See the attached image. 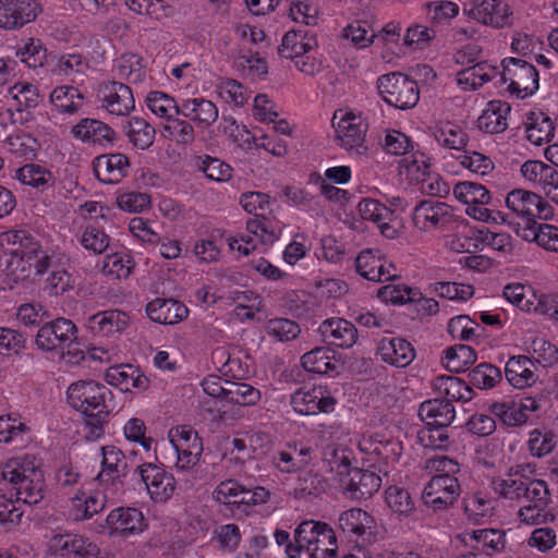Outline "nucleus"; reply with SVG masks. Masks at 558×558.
<instances>
[{
	"label": "nucleus",
	"instance_id": "obj_39",
	"mask_svg": "<svg viewBox=\"0 0 558 558\" xmlns=\"http://www.w3.org/2000/svg\"><path fill=\"white\" fill-rule=\"evenodd\" d=\"M190 167L194 171L203 173L207 180L219 183L229 181L233 173V169L230 165L209 155L192 157Z\"/></svg>",
	"mask_w": 558,
	"mask_h": 558
},
{
	"label": "nucleus",
	"instance_id": "obj_38",
	"mask_svg": "<svg viewBox=\"0 0 558 558\" xmlns=\"http://www.w3.org/2000/svg\"><path fill=\"white\" fill-rule=\"evenodd\" d=\"M106 496L101 492H92L86 494L80 492L71 498L70 517L74 521L90 519L105 509Z\"/></svg>",
	"mask_w": 558,
	"mask_h": 558
},
{
	"label": "nucleus",
	"instance_id": "obj_13",
	"mask_svg": "<svg viewBox=\"0 0 558 558\" xmlns=\"http://www.w3.org/2000/svg\"><path fill=\"white\" fill-rule=\"evenodd\" d=\"M336 404L337 400L322 385L302 387L291 396L293 410L302 415L331 413Z\"/></svg>",
	"mask_w": 558,
	"mask_h": 558
},
{
	"label": "nucleus",
	"instance_id": "obj_2",
	"mask_svg": "<svg viewBox=\"0 0 558 558\" xmlns=\"http://www.w3.org/2000/svg\"><path fill=\"white\" fill-rule=\"evenodd\" d=\"M66 400L71 408L80 412L94 436L104 434V425L118 403L110 388L95 380H77L66 389Z\"/></svg>",
	"mask_w": 558,
	"mask_h": 558
},
{
	"label": "nucleus",
	"instance_id": "obj_57",
	"mask_svg": "<svg viewBox=\"0 0 558 558\" xmlns=\"http://www.w3.org/2000/svg\"><path fill=\"white\" fill-rule=\"evenodd\" d=\"M343 36L355 47L366 48L373 44L376 32L369 22L357 20L347 25L343 29Z\"/></svg>",
	"mask_w": 558,
	"mask_h": 558
},
{
	"label": "nucleus",
	"instance_id": "obj_40",
	"mask_svg": "<svg viewBox=\"0 0 558 558\" xmlns=\"http://www.w3.org/2000/svg\"><path fill=\"white\" fill-rule=\"evenodd\" d=\"M524 124L529 142L536 146H542L554 137V122L542 111H530Z\"/></svg>",
	"mask_w": 558,
	"mask_h": 558
},
{
	"label": "nucleus",
	"instance_id": "obj_49",
	"mask_svg": "<svg viewBox=\"0 0 558 558\" xmlns=\"http://www.w3.org/2000/svg\"><path fill=\"white\" fill-rule=\"evenodd\" d=\"M134 267L133 258L125 253H113L105 256L101 272L112 279H126Z\"/></svg>",
	"mask_w": 558,
	"mask_h": 558
},
{
	"label": "nucleus",
	"instance_id": "obj_1",
	"mask_svg": "<svg viewBox=\"0 0 558 558\" xmlns=\"http://www.w3.org/2000/svg\"><path fill=\"white\" fill-rule=\"evenodd\" d=\"M0 244L4 255L8 256L4 270L14 281L27 278L32 267L37 276H41L54 265L69 260L63 253L53 250L44 251L40 241L26 229L0 233Z\"/></svg>",
	"mask_w": 558,
	"mask_h": 558
},
{
	"label": "nucleus",
	"instance_id": "obj_51",
	"mask_svg": "<svg viewBox=\"0 0 558 558\" xmlns=\"http://www.w3.org/2000/svg\"><path fill=\"white\" fill-rule=\"evenodd\" d=\"M216 92L222 101L236 107L244 106L251 97L247 88L232 78L220 80L216 85Z\"/></svg>",
	"mask_w": 558,
	"mask_h": 558
},
{
	"label": "nucleus",
	"instance_id": "obj_20",
	"mask_svg": "<svg viewBox=\"0 0 558 558\" xmlns=\"http://www.w3.org/2000/svg\"><path fill=\"white\" fill-rule=\"evenodd\" d=\"M338 529L351 542L365 541L374 534L375 518L362 508H350L338 517Z\"/></svg>",
	"mask_w": 558,
	"mask_h": 558
},
{
	"label": "nucleus",
	"instance_id": "obj_7",
	"mask_svg": "<svg viewBox=\"0 0 558 558\" xmlns=\"http://www.w3.org/2000/svg\"><path fill=\"white\" fill-rule=\"evenodd\" d=\"M378 90L386 104L400 110L413 108L420 99L416 81L399 72L380 76Z\"/></svg>",
	"mask_w": 558,
	"mask_h": 558
},
{
	"label": "nucleus",
	"instance_id": "obj_47",
	"mask_svg": "<svg viewBox=\"0 0 558 558\" xmlns=\"http://www.w3.org/2000/svg\"><path fill=\"white\" fill-rule=\"evenodd\" d=\"M126 136L134 147L144 150L154 144L156 130L144 118L132 117L128 122Z\"/></svg>",
	"mask_w": 558,
	"mask_h": 558
},
{
	"label": "nucleus",
	"instance_id": "obj_62",
	"mask_svg": "<svg viewBox=\"0 0 558 558\" xmlns=\"http://www.w3.org/2000/svg\"><path fill=\"white\" fill-rule=\"evenodd\" d=\"M265 329L269 337L281 342L293 340L301 332L300 326L288 318L269 319Z\"/></svg>",
	"mask_w": 558,
	"mask_h": 558
},
{
	"label": "nucleus",
	"instance_id": "obj_56",
	"mask_svg": "<svg viewBox=\"0 0 558 558\" xmlns=\"http://www.w3.org/2000/svg\"><path fill=\"white\" fill-rule=\"evenodd\" d=\"M331 471L336 473V480L339 481L345 473H349L354 466V453L351 449L342 446L328 448L325 452Z\"/></svg>",
	"mask_w": 558,
	"mask_h": 558
},
{
	"label": "nucleus",
	"instance_id": "obj_8",
	"mask_svg": "<svg viewBox=\"0 0 558 558\" xmlns=\"http://www.w3.org/2000/svg\"><path fill=\"white\" fill-rule=\"evenodd\" d=\"M412 222L421 232L433 233L442 231L452 222V207L446 203L423 199L412 209Z\"/></svg>",
	"mask_w": 558,
	"mask_h": 558
},
{
	"label": "nucleus",
	"instance_id": "obj_5",
	"mask_svg": "<svg viewBox=\"0 0 558 558\" xmlns=\"http://www.w3.org/2000/svg\"><path fill=\"white\" fill-rule=\"evenodd\" d=\"M294 536L301 543V554L305 551L310 558H337V535L327 522L302 520L294 529Z\"/></svg>",
	"mask_w": 558,
	"mask_h": 558
},
{
	"label": "nucleus",
	"instance_id": "obj_45",
	"mask_svg": "<svg viewBox=\"0 0 558 558\" xmlns=\"http://www.w3.org/2000/svg\"><path fill=\"white\" fill-rule=\"evenodd\" d=\"M476 361L475 350L468 344H454L444 351L442 365L450 373H461Z\"/></svg>",
	"mask_w": 558,
	"mask_h": 558
},
{
	"label": "nucleus",
	"instance_id": "obj_4",
	"mask_svg": "<svg viewBox=\"0 0 558 558\" xmlns=\"http://www.w3.org/2000/svg\"><path fill=\"white\" fill-rule=\"evenodd\" d=\"M497 75L500 84H508L506 90L518 99L533 96L539 87L537 69L520 58L502 59L501 71L497 66H490V81Z\"/></svg>",
	"mask_w": 558,
	"mask_h": 558
},
{
	"label": "nucleus",
	"instance_id": "obj_29",
	"mask_svg": "<svg viewBox=\"0 0 558 558\" xmlns=\"http://www.w3.org/2000/svg\"><path fill=\"white\" fill-rule=\"evenodd\" d=\"M129 158L120 153L101 155L94 159L96 178L106 184H117L129 174Z\"/></svg>",
	"mask_w": 558,
	"mask_h": 558
},
{
	"label": "nucleus",
	"instance_id": "obj_17",
	"mask_svg": "<svg viewBox=\"0 0 558 558\" xmlns=\"http://www.w3.org/2000/svg\"><path fill=\"white\" fill-rule=\"evenodd\" d=\"M98 98L101 108L114 116H128L135 108L133 92L129 85L118 81L100 84Z\"/></svg>",
	"mask_w": 558,
	"mask_h": 558
},
{
	"label": "nucleus",
	"instance_id": "obj_27",
	"mask_svg": "<svg viewBox=\"0 0 558 558\" xmlns=\"http://www.w3.org/2000/svg\"><path fill=\"white\" fill-rule=\"evenodd\" d=\"M376 353L384 363L399 368L409 366L416 355L412 343L399 337H384Z\"/></svg>",
	"mask_w": 558,
	"mask_h": 558
},
{
	"label": "nucleus",
	"instance_id": "obj_64",
	"mask_svg": "<svg viewBox=\"0 0 558 558\" xmlns=\"http://www.w3.org/2000/svg\"><path fill=\"white\" fill-rule=\"evenodd\" d=\"M147 427L140 417H131L123 426V435L128 441L138 444L146 452L151 450L154 438L146 435Z\"/></svg>",
	"mask_w": 558,
	"mask_h": 558
},
{
	"label": "nucleus",
	"instance_id": "obj_10",
	"mask_svg": "<svg viewBox=\"0 0 558 558\" xmlns=\"http://www.w3.org/2000/svg\"><path fill=\"white\" fill-rule=\"evenodd\" d=\"M170 442L177 452L175 468L187 471L194 468L203 453V441L190 426L182 425L169 432Z\"/></svg>",
	"mask_w": 558,
	"mask_h": 558
},
{
	"label": "nucleus",
	"instance_id": "obj_59",
	"mask_svg": "<svg viewBox=\"0 0 558 558\" xmlns=\"http://www.w3.org/2000/svg\"><path fill=\"white\" fill-rule=\"evenodd\" d=\"M385 500L388 507L399 515L408 517L415 508L410 493L399 486H389L385 492Z\"/></svg>",
	"mask_w": 558,
	"mask_h": 558
},
{
	"label": "nucleus",
	"instance_id": "obj_33",
	"mask_svg": "<svg viewBox=\"0 0 558 558\" xmlns=\"http://www.w3.org/2000/svg\"><path fill=\"white\" fill-rule=\"evenodd\" d=\"M146 313L155 323L174 325L187 317L189 310L174 299L157 298L146 305Z\"/></svg>",
	"mask_w": 558,
	"mask_h": 558
},
{
	"label": "nucleus",
	"instance_id": "obj_52",
	"mask_svg": "<svg viewBox=\"0 0 558 558\" xmlns=\"http://www.w3.org/2000/svg\"><path fill=\"white\" fill-rule=\"evenodd\" d=\"M490 413H493L500 423L508 427L521 426L529 420L527 414L520 412L515 400L494 401L490 404Z\"/></svg>",
	"mask_w": 558,
	"mask_h": 558
},
{
	"label": "nucleus",
	"instance_id": "obj_14",
	"mask_svg": "<svg viewBox=\"0 0 558 558\" xmlns=\"http://www.w3.org/2000/svg\"><path fill=\"white\" fill-rule=\"evenodd\" d=\"M508 208L522 219L548 220L554 216L553 207L536 193L525 190H513L506 197Z\"/></svg>",
	"mask_w": 558,
	"mask_h": 558
},
{
	"label": "nucleus",
	"instance_id": "obj_24",
	"mask_svg": "<svg viewBox=\"0 0 558 558\" xmlns=\"http://www.w3.org/2000/svg\"><path fill=\"white\" fill-rule=\"evenodd\" d=\"M101 452V471L97 476L100 483L111 482L113 484L117 480L125 477L129 469L137 464L134 462L137 458L135 451L131 452L129 459L125 457L124 452L116 446H104Z\"/></svg>",
	"mask_w": 558,
	"mask_h": 558
},
{
	"label": "nucleus",
	"instance_id": "obj_19",
	"mask_svg": "<svg viewBox=\"0 0 558 558\" xmlns=\"http://www.w3.org/2000/svg\"><path fill=\"white\" fill-rule=\"evenodd\" d=\"M51 555L63 558H98V546L77 534H57L48 543Z\"/></svg>",
	"mask_w": 558,
	"mask_h": 558
},
{
	"label": "nucleus",
	"instance_id": "obj_63",
	"mask_svg": "<svg viewBox=\"0 0 558 558\" xmlns=\"http://www.w3.org/2000/svg\"><path fill=\"white\" fill-rule=\"evenodd\" d=\"M26 345V336L13 328L0 327V355H19Z\"/></svg>",
	"mask_w": 558,
	"mask_h": 558
},
{
	"label": "nucleus",
	"instance_id": "obj_30",
	"mask_svg": "<svg viewBox=\"0 0 558 558\" xmlns=\"http://www.w3.org/2000/svg\"><path fill=\"white\" fill-rule=\"evenodd\" d=\"M180 114L193 122L198 129L206 130L219 117L215 102L204 97L187 98L180 104Z\"/></svg>",
	"mask_w": 558,
	"mask_h": 558
},
{
	"label": "nucleus",
	"instance_id": "obj_58",
	"mask_svg": "<svg viewBox=\"0 0 558 558\" xmlns=\"http://www.w3.org/2000/svg\"><path fill=\"white\" fill-rule=\"evenodd\" d=\"M486 62H477L457 73V84L463 90H475L488 81V72L486 71Z\"/></svg>",
	"mask_w": 558,
	"mask_h": 558
},
{
	"label": "nucleus",
	"instance_id": "obj_37",
	"mask_svg": "<svg viewBox=\"0 0 558 558\" xmlns=\"http://www.w3.org/2000/svg\"><path fill=\"white\" fill-rule=\"evenodd\" d=\"M359 211L364 220L376 222L380 228V232L388 239H395L398 235V230L393 229L387 222L392 216L393 211L385 204L373 198H363L359 203Z\"/></svg>",
	"mask_w": 558,
	"mask_h": 558
},
{
	"label": "nucleus",
	"instance_id": "obj_15",
	"mask_svg": "<svg viewBox=\"0 0 558 558\" xmlns=\"http://www.w3.org/2000/svg\"><path fill=\"white\" fill-rule=\"evenodd\" d=\"M356 272L375 282H384L397 278L396 267L379 250L366 248L355 257Z\"/></svg>",
	"mask_w": 558,
	"mask_h": 558
},
{
	"label": "nucleus",
	"instance_id": "obj_36",
	"mask_svg": "<svg viewBox=\"0 0 558 558\" xmlns=\"http://www.w3.org/2000/svg\"><path fill=\"white\" fill-rule=\"evenodd\" d=\"M432 387L440 398L449 402H468L473 399V388L453 375H438L433 379Z\"/></svg>",
	"mask_w": 558,
	"mask_h": 558
},
{
	"label": "nucleus",
	"instance_id": "obj_50",
	"mask_svg": "<svg viewBox=\"0 0 558 558\" xmlns=\"http://www.w3.org/2000/svg\"><path fill=\"white\" fill-rule=\"evenodd\" d=\"M226 402L242 407L255 405L260 400V391L246 383L226 381Z\"/></svg>",
	"mask_w": 558,
	"mask_h": 558
},
{
	"label": "nucleus",
	"instance_id": "obj_43",
	"mask_svg": "<svg viewBox=\"0 0 558 558\" xmlns=\"http://www.w3.org/2000/svg\"><path fill=\"white\" fill-rule=\"evenodd\" d=\"M15 178L24 185H29L40 192L52 187L56 182L53 173L38 163H26L19 168Z\"/></svg>",
	"mask_w": 558,
	"mask_h": 558
},
{
	"label": "nucleus",
	"instance_id": "obj_9",
	"mask_svg": "<svg viewBox=\"0 0 558 558\" xmlns=\"http://www.w3.org/2000/svg\"><path fill=\"white\" fill-rule=\"evenodd\" d=\"M76 340V325L71 319L60 317L46 323L38 329L35 344L43 351L70 350Z\"/></svg>",
	"mask_w": 558,
	"mask_h": 558
},
{
	"label": "nucleus",
	"instance_id": "obj_35",
	"mask_svg": "<svg viewBox=\"0 0 558 558\" xmlns=\"http://www.w3.org/2000/svg\"><path fill=\"white\" fill-rule=\"evenodd\" d=\"M486 414H474L466 422V429L470 433V444L473 447V462L486 468L488 465V432H486Z\"/></svg>",
	"mask_w": 558,
	"mask_h": 558
},
{
	"label": "nucleus",
	"instance_id": "obj_55",
	"mask_svg": "<svg viewBox=\"0 0 558 558\" xmlns=\"http://www.w3.org/2000/svg\"><path fill=\"white\" fill-rule=\"evenodd\" d=\"M8 95L16 101V110L35 108L39 104V90L34 84L20 82L8 89Z\"/></svg>",
	"mask_w": 558,
	"mask_h": 558
},
{
	"label": "nucleus",
	"instance_id": "obj_32",
	"mask_svg": "<svg viewBox=\"0 0 558 558\" xmlns=\"http://www.w3.org/2000/svg\"><path fill=\"white\" fill-rule=\"evenodd\" d=\"M417 415L427 426L449 427L456 417V409L448 400L435 398L422 402Z\"/></svg>",
	"mask_w": 558,
	"mask_h": 558
},
{
	"label": "nucleus",
	"instance_id": "obj_22",
	"mask_svg": "<svg viewBox=\"0 0 558 558\" xmlns=\"http://www.w3.org/2000/svg\"><path fill=\"white\" fill-rule=\"evenodd\" d=\"M71 135L84 144L108 147L117 141V133L107 123L92 118H83L72 126Z\"/></svg>",
	"mask_w": 558,
	"mask_h": 558
},
{
	"label": "nucleus",
	"instance_id": "obj_54",
	"mask_svg": "<svg viewBox=\"0 0 558 558\" xmlns=\"http://www.w3.org/2000/svg\"><path fill=\"white\" fill-rule=\"evenodd\" d=\"M110 236L102 228L93 223L85 226L78 238L80 244L88 252L100 255L107 251L110 245Z\"/></svg>",
	"mask_w": 558,
	"mask_h": 558
},
{
	"label": "nucleus",
	"instance_id": "obj_41",
	"mask_svg": "<svg viewBox=\"0 0 558 558\" xmlns=\"http://www.w3.org/2000/svg\"><path fill=\"white\" fill-rule=\"evenodd\" d=\"M113 72L121 80L131 84H140L147 78V69L143 58L137 53H123L114 60Z\"/></svg>",
	"mask_w": 558,
	"mask_h": 558
},
{
	"label": "nucleus",
	"instance_id": "obj_25",
	"mask_svg": "<svg viewBox=\"0 0 558 558\" xmlns=\"http://www.w3.org/2000/svg\"><path fill=\"white\" fill-rule=\"evenodd\" d=\"M106 381L121 391L142 392L148 389L150 380L141 369L132 364H118L110 366L105 373Z\"/></svg>",
	"mask_w": 558,
	"mask_h": 558
},
{
	"label": "nucleus",
	"instance_id": "obj_12",
	"mask_svg": "<svg viewBox=\"0 0 558 558\" xmlns=\"http://www.w3.org/2000/svg\"><path fill=\"white\" fill-rule=\"evenodd\" d=\"M136 472L154 502H167L174 495L177 481L173 474L162 466L145 462L136 464Z\"/></svg>",
	"mask_w": 558,
	"mask_h": 558
},
{
	"label": "nucleus",
	"instance_id": "obj_48",
	"mask_svg": "<svg viewBox=\"0 0 558 558\" xmlns=\"http://www.w3.org/2000/svg\"><path fill=\"white\" fill-rule=\"evenodd\" d=\"M333 356L325 347H316L301 357L302 367L310 373L329 374L335 372L337 366L332 362Z\"/></svg>",
	"mask_w": 558,
	"mask_h": 558
},
{
	"label": "nucleus",
	"instance_id": "obj_34",
	"mask_svg": "<svg viewBox=\"0 0 558 558\" xmlns=\"http://www.w3.org/2000/svg\"><path fill=\"white\" fill-rule=\"evenodd\" d=\"M536 366L525 355L512 356L506 364L505 374L509 385L518 389L533 386L538 380Z\"/></svg>",
	"mask_w": 558,
	"mask_h": 558
},
{
	"label": "nucleus",
	"instance_id": "obj_42",
	"mask_svg": "<svg viewBox=\"0 0 558 558\" xmlns=\"http://www.w3.org/2000/svg\"><path fill=\"white\" fill-rule=\"evenodd\" d=\"M50 102L59 113L74 114L83 107L84 95L77 87L62 85L51 92Z\"/></svg>",
	"mask_w": 558,
	"mask_h": 558
},
{
	"label": "nucleus",
	"instance_id": "obj_61",
	"mask_svg": "<svg viewBox=\"0 0 558 558\" xmlns=\"http://www.w3.org/2000/svg\"><path fill=\"white\" fill-rule=\"evenodd\" d=\"M29 428L19 416L13 414L0 416V442L10 444L23 440V436Z\"/></svg>",
	"mask_w": 558,
	"mask_h": 558
},
{
	"label": "nucleus",
	"instance_id": "obj_31",
	"mask_svg": "<svg viewBox=\"0 0 558 558\" xmlns=\"http://www.w3.org/2000/svg\"><path fill=\"white\" fill-rule=\"evenodd\" d=\"M130 323L129 315L120 310L100 311L86 320V328L94 336L109 337L123 331Z\"/></svg>",
	"mask_w": 558,
	"mask_h": 558
},
{
	"label": "nucleus",
	"instance_id": "obj_18",
	"mask_svg": "<svg viewBox=\"0 0 558 558\" xmlns=\"http://www.w3.org/2000/svg\"><path fill=\"white\" fill-rule=\"evenodd\" d=\"M41 12L38 0H0V27L19 29L36 20Z\"/></svg>",
	"mask_w": 558,
	"mask_h": 558
},
{
	"label": "nucleus",
	"instance_id": "obj_28",
	"mask_svg": "<svg viewBox=\"0 0 558 558\" xmlns=\"http://www.w3.org/2000/svg\"><path fill=\"white\" fill-rule=\"evenodd\" d=\"M106 523L111 533L124 537L136 535L146 527V522L141 510L133 507H119L109 512Z\"/></svg>",
	"mask_w": 558,
	"mask_h": 558
},
{
	"label": "nucleus",
	"instance_id": "obj_16",
	"mask_svg": "<svg viewBox=\"0 0 558 558\" xmlns=\"http://www.w3.org/2000/svg\"><path fill=\"white\" fill-rule=\"evenodd\" d=\"M337 482L342 493L355 500L372 497L381 486V477L376 472L360 468H353Z\"/></svg>",
	"mask_w": 558,
	"mask_h": 558
},
{
	"label": "nucleus",
	"instance_id": "obj_11",
	"mask_svg": "<svg viewBox=\"0 0 558 558\" xmlns=\"http://www.w3.org/2000/svg\"><path fill=\"white\" fill-rule=\"evenodd\" d=\"M368 124L361 114L345 112L336 129L339 145L352 155L366 156L368 153L365 142Z\"/></svg>",
	"mask_w": 558,
	"mask_h": 558
},
{
	"label": "nucleus",
	"instance_id": "obj_53",
	"mask_svg": "<svg viewBox=\"0 0 558 558\" xmlns=\"http://www.w3.org/2000/svg\"><path fill=\"white\" fill-rule=\"evenodd\" d=\"M283 202L304 211H316L320 207V198L307 190L289 185L283 189Z\"/></svg>",
	"mask_w": 558,
	"mask_h": 558
},
{
	"label": "nucleus",
	"instance_id": "obj_23",
	"mask_svg": "<svg viewBox=\"0 0 558 558\" xmlns=\"http://www.w3.org/2000/svg\"><path fill=\"white\" fill-rule=\"evenodd\" d=\"M318 332L327 345L339 349L352 348L359 339L354 324L341 317L325 319L319 325Z\"/></svg>",
	"mask_w": 558,
	"mask_h": 558
},
{
	"label": "nucleus",
	"instance_id": "obj_3",
	"mask_svg": "<svg viewBox=\"0 0 558 558\" xmlns=\"http://www.w3.org/2000/svg\"><path fill=\"white\" fill-rule=\"evenodd\" d=\"M0 475L14 492L16 500L37 505L45 496V476L41 461L35 454L23 453L12 457L0 465Z\"/></svg>",
	"mask_w": 558,
	"mask_h": 558
},
{
	"label": "nucleus",
	"instance_id": "obj_46",
	"mask_svg": "<svg viewBox=\"0 0 558 558\" xmlns=\"http://www.w3.org/2000/svg\"><path fill=\"white\" fill-rule=\"evenodd\" d=\"M145 104L147 108L159 118L171 120L180 116V105L174 97L165 92H149L145 98Z\"/></svg>",
	"mask_w": 558,
	"mask_h": 558
},
{
	"label": "nucleus",
	"instance_id": "obj_60",
	"mask_svg": "<svg viewBox=\"0 0 558 558\" xmlns=\"http://www.w3.org/2000/svg\"><path fill=\"white\" fill-rule=\"evenodd\" d=\"M424 469L429 475H432V478H457V474L460 471V464L457 460L447 456L436 454L425 461Z\"/></svg>",
	"mask_w": 558,
	"mask_h": 558
},
{
	"label": "nucleus",
	"instance_id": "obj_26",
	"mask_svg": "<svg viewBox=\"0 0 558 558\" xmlns=\"http://www.w3.org/2000/svg\"><path fill=\"white\" fill-rule=\"evenodd\" d=\"M432 134L437 145L447 154V157L456 158L466 147L469 135L459 124L451 121H441L432 129Z\"/></svg>",
	"mask_w": 558,
	"mask_h": 558
},
{
	"label": "nucleus",
	"instance_id": "obj_6",
	"mask_svg": "<svg viewBox=\"0 0 558 558\" xmlns=\"http://www.w3.org/2000/svg\"><path fill=\"white\" fill-rule=\"evenodd\" d=\"M283 225L275 217L257 216L246 221V233L228 236L231 251L246 256L256 250L257 243L272 245L282 233Z\"/></svg>",
	"mask_w": 558,
	"mask_h": 558
},
{
	"label": "nucleus",
	"instance_id": "obj_21",
	"mask_svg": "<svg viewBox=\"0 0 558 558\" xmlns=\"http://www.w3.org/2000/svg\"><path fill=\"white\" fill-rule=\"evenodd\" d=\"M460 493L461 486L458 478H430L424 487L422 500L427 507L441 510L452 505Z\"/></svg>",
	"mask_w": 558,
	"mask_h": 558
},
{
	"label": "nucleus",
	"instance_id": "obj_44",
	"mask_svg": "<svg viewBox=\"0 0 558 558\" xmlns=\"http://www.w3.org/2000/svg\"><path fill=\"white\" fill-rule=\"evenodd\" d=\"M316 46L314 37L302 31H290L282 38L278 52L282 58L293 60L299 54L308 53Z\"/></svg>",
	"mask_w": 558,
	"mask_h": 558
}]
</instances>
